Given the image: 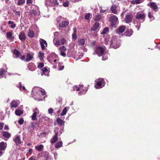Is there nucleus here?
Instances as JSON below:
<instances>
[{
  "mask_svg": "<svg viewBox=\"0 0 160 160\" xmlns=\"http://www.w3.org/2000/svg\"><path fill=\"white\" fill-rule=\"evenodd\" d=\"M32 96L37 101H42V99L41 97L45 94V91L40 90L38 88H33L32 90Z\"/></svg>",
  "mask_w": 160,
  "mask_h": 160,
  "instance_id": "f257e3e1",
  "label": "nucleus"
},
{
  "mask_svg": "<svg viewBox=\"0 0 160 160\" xmlns=\"http://www.w3.org/2000/svg\"><path fill=\"white\" fill-rule=\"evenodd\" d=\"M45 3L47 8L53 7V9L54 11L56 10V7L59 5L58 0H46Z\"/></svg>",
  "mask_w": 160,
  "mask_h": 160,
  "instance_id": "f03ea898",
  "label": "nucleus"
},
{
  "mask_svg": "<svg viewBox=\"0 0 160 160\" xmlns=\"http://www.w3.org/2000/svg\"><path fill=\"white\" fill-rule=\"evenodd\" d=\"M106 48L105 46H99L96 48L93 54H97L98 56H102L103 54L106 52Z\"/></svg>",
  "mask_w": 160,
  "mask_h": 160,
  "instance_id": "7ed1b4c3",
  "label": "nucleus"
},
{
  "mask_svg": "<svg viewBox=\"0 0 160 160\" xmlns=\"http://www.w3.org/2000/svg\"><path fill=\"white\" fill-rule=\"evenodd\" d=\"M110 42L112 47L114 48H117L120 46V41L118 37L113 36Z\"/></svg>",
  "mask_w": 160,
  "mask_h": 160,
  "instance_id": "20e7f679",
  "label": "nucleus"
},
{
  "mask_svg": "<svg viewBox=\"0 0 160 160\" xmlns=\"http://www.w3.org/2000/svg\"><path fill=\"white\" fill-rule=\"evenodd\" d=\"M83 86V85H79V87H78L77 86H74L72 87V90L74 91L76 89L77 91L80 90L81 91L78 92V94L79 95H81L83 94H85L88 90L87 89L86 90L83 89L82 88Z\"/></svg>",
  "mask_w": 160,
  "mask_h": 160,
  "instance_id": "39448f33",
  "label": "nucleus"
},
{
  "mask_svg": "<svg viewBox=\"0 0 160 160\" xmlns=\"http://www.w3.org/2000/svg\"><path fill=\"white\" fill-rule=\"evenodd\" d=\"M145 13L143 11H140L136 13L135 18L137 19L141 20V22H142L145 19Z\"/></svg>",
  "mask_w": 160,
  "mask_h": 160,
  "instance_id": "423d86ee",
  "label": "nucleus"
},
{
  "mask_svg": "<svg viewBox=\"0 0 160 160\" xmlns=\"http://www.w3.org/2000/svg\"><path fill=\"white\" fill-rule=\"evenodd\" d=\"M109 20L111 22V25L112 27H116V25L118 23V19L115 15H113L109 18Z\"/></svg>",
  "mask_w": 160,
  "mask_h": 160,
  "instance_id": "0eeeda50",
  "label": "nucleus"
},
{
  "mask_svg": "<svg viewBox=\"0 0 160 160\" xmlns=\"http://www.w3.org/2000/svg\"><path fill=\"white\" fill-rule=\"evenodd\" d=\"M59 128H58L56 127L54 129V131L55 133V135L50 140V142L52 144H53L56 142L58 140V131Z\"/></svg>",
  "mask_w": 160,
  "mask_h": 160,
  "instance_id": "6e6552de",
  "label": "nucleus"
},
{
  "mask_svg": "<svg viewBox=\"0 0 160 160\" xmlns=\"http://www.w3.org/2000/svg\"><path fill=\"white\" fill-rule=\"evenodd\" d=\"M96 82V85L99 88L103 87L105 84L104 80L102 78H99L95 81Z\"/></svg>",
  "mask_w": 160,
  "mask_h": 160,
  "instance_id": "1a4fd4ad",
  "label": "nucleus"
},
{
  "mask_svg": "<svg viewBox=\"0 0 160 160\" xmlns=\"http://www.w3.org/2000/svg\"><path fill=\"white\" fill-rule=\"evenodd\" d=\"M147 5L150 7L155 12L158 11V7L156 3L154 2H149L148 4Z\"/></svg>",
  "mask_w": 160,
  "mask_h": 160,
  "instance_id": "9d476101",
  "label": "nucleus"
},
{
  "mask_svg": "<svg viewBox=\"0 0 160 160\" xmlns=\"http://www.w3.org/2000/svg\"><path fill=\"white\" fill-rule=\"evenodd\" d=\"M132 15L131 14L129 13L126 15L124 20L126 23H129L132 22Z\"/></svg>",
  "mask_w": 160,
  "mask_h": 160,
  "instance_id": "9b49d317",
  "label": "nucleus"
},
{
  "mask_svg": "<svg viewBox=\"0 0 160 160\" xmlns=\"http://www.w3.org/2000/svg\"><path fill=\"white\" fill-rule=\"evenodd\" d=\"M125 29L126 28L125 26H121L116 30V32L117 34H120L121 33L123 32Z\"/></svg>",
  "mask_w": 160,
  "mask_h": 160,
  "instance_id": "f8f14e48",
  "label": "nucleus"
},
{
  "mask_svg": "<svg viewBox=\"0 0 160 160\" xmlns=\"http://www.w3.org/2000/svg\"><path fill=\"white\" fill-rule=\"evenodd\" d=\"M33 112H34L32 115L31 116V118L32 120L34 121L36 120L37 119L36 116L37 115L38 113L39 112V111L38 109V108H36L35 109H34Z\"/></svg>",
  "mask_w": 160,
  "mask_h": 160,
  "instance_id": "ddd939ff",
  "label": "nucleus"
},
{
  "mask_svg": "<svg viewBox=\"0 0 160 160\" xmlns=\"http://www.w3.org/2000/svg\"><path fill=\"white\" fill-rule=\"evenodd\" d=\"M39 41L42 50H44L45 48V45L46 47H47V43L46 41L42 39H40Z\"/></svg>",
  "mask_w": 160,
  "mask_h": 160,
  "instance_id": "4468645a",
  "label": "nucleus"
},
{
  "mask_svg": "<svg viewBox=\"0 0 160 160\" xmlns=\"http://www.w3.org/2000/svg\"><path fill=\"white\" fill-rule=\"evenodd\" d=\"M28 68L29 70L32 71H34L36 69V66L32 62H30L28 64Z\"/></svg>",
  "mask_w": 160,
  "mask_h": 160,
  "instance_id": "2eb2a0df",
  "label": "nucleus"
},
{
  "mask_svg": "<svg viewBox=\"0 0 160 160\" xmlns=\"http://www.w3.org/2000/svg\"><path fill=\"white\" fill-rule=\"evenodd\" d=\"M20 104V101L18 100H13L11 103L12 108H16Z\"/></svg>",
  "mask_w": 160,
  "mask_h": 160,
  "instance_id": "dca6fc26",
  "label": "nucleus"
},
{
  "mask_svg": "<svg viewBox=\"0 0 160 160\" xmlns=\"http://www.w3.org/2000/svg\"><path fill=\"white\" fill-rule=\"evenodd\" d=\"M34 54L33 53H28L26 56V58L25 60L26 62H29L31 61L33 58Z\"/></svg>",
  "mask_w": 160,
  "mask_h": 160,
  "instance_id": "f3484780",
  "label": "nucleus"
},
{
  "mask_svg": "<svg viewBox=\"0 0 160 160\" xmlns=\"http://www.w3.org/2000/svg\"><path fill=\"white\" fill-rule=\"evenodd\" d=\"M7 144L6 142H2L0 143V150L4 151L7 147Z\"/></svg>",
  "mask_w": 160,
  "mask_h": 160,
  "instance_id": "a211bd4d",
  "label": "nucleus"
},
{
  "mask_svg": "<svg viewBox=\"0 0 160 160\" xmlns=\"http://www.w3.org/2000/svg\"><path fill=\"white\" fill-rule=\"evenodd\" d=\"M99 25L100 24L98 22H95L91 28V31H95L97 30L99 27Z\"/></svg>",
  "mask_w": 160,
  "mask_h": 160,
  "instance_id": "6ab92c4d",
  "label": "nucleus"
},
{
  "mask_svg": "<svg viewBox=\"0 0 160 160\" xmlns=\"http://www.w3.org/2000/svg\"><path fill=\"white\" fill-rule=\"evenodd\" d=\"M69 24V22L66 21H62L61 23L60 24L59 26L60 27L62 28H65Z\"/></svg>",
  "mask_w": 160,
  "mask_h": 160,
  "instance_id": "aec40b11",
  "label": "nucleus"
},
{
  "mask_svg": "<svg viewBox=\"0 0 160 160\" xmlns=\"http://www.w3.org/2000/svg\"><path fill=\"white\" fill-rule=\"evenodd\" d=\"M35 148L36 150L38 152H41L42 151L44 148V146L42 144H40L35 146Z\"/></svg>",
  "mask_w": 160,
  "mask_h": 160,
  "instance_id": "412c9836",
  "label": "nucleus"
},
{
  "mask_svg": "<svg viewBox=\"0 0 160 160\" xmlns=\"http://www.w3.org/2000/svg\"><path fill=\"white\" fill-rule=\"evenodd\" d=\"M117 8V6L116 5H113L111 8V10L112 11V12L115 14H117L118 11L116 9Z\"/></svg>",
  "mask_w": 160,
  "mask_h": 160,
  "instance_id": "4be33fe9",
  "label": "nucleus"
},
{
  "mask_svg": "<svg viewBox=\"0 0 160 160\" xmlns=\"http://www.w3.org/2000/svg\"><path fill=\"white\" fill-rule=\"evenodd\" d=\"M13 141L15 142L17 145L20 144L21 143L20 138L19 136H17V137L13 139Z\"/></svg>",
  "mask_w": 160,
  "mask_h": 160,
  "instance_id": "5701e85b",
  "label": "nucleus"
},
{
  "mask_svg": "<svg viewBox=\"0 0 160 160\" xmlns=\"http://www.w3.org/2000/svg\"><path fill=\"white\" fill-rule=\"evenodd\" d=\"M23 113V111L22 109H19L18 108H17L15 111V114L17 116H20Z\"/></svg>",
  "mask_w": 160,
  "mask_h": 160,
  "instance_id": "b1692460",
  "label": "nucleus"
},
{
  "mask_svg": "<svg viewBox=\"0 0 160 160\" xmlns=\"http://www.w3.org/2000/svg\"><path fill=\"white\" fill-rule=\"evenodd\" d=\"M35 35L34 33L32 30H29L28 32V36L30 38H32Z\"/></svg>",
  "mask_w": 160,
  "mask_h": 160,
  "instance_id": "393cba45",
  "label": "nucleus"
},
{
  "mask_svg": "<svg viewBox=\"0 0 160 160\" xmlns=\"http://www.w3.org/2000/svg\"><path fill=\"white\" fill-rule=\"evenodd\" d=\"M19 38L22 41H24L25 40L26 37L24 33L22 32L19 34Z\"/></svg>",
  "mask_w": 160,
  "mask_h": 160,
  "instance_id": "a878e982",
  "label": "nucleus"
},
{
  "mask_svg": "<svg viewBox=\"0 0 160 160\" xmlns=\"http://www.w3.org/2000/svg\"><path fill=\"white\" fill-rule=\"evenodd\" d=\"M144 0H133L131 3L133 4H138L143 2Z\"/></svg>",
  "mask_w": 160,
  "mask_h": 160,
  "instance_id": "bb28decb",
  "label": "nucleus"
},
{
  "mask_svg": "<svg viewBox=\"0 0 160 160\" xmlns=\"http://www.w3.org/2000/svg\"><path fill=\"white\" fill-rule=\"evenodd\" d=\"M109 54L106 51L103 54L102 56V60H107L108 58Z\"/></svg>",
  "mask_w": 160,
  "mask_h": 160,
  "instance_id": "cd10ccee",
  "label": "nucleus"
},
{
  "mask_svg": "<svg viewBox=\"0 0 160 160\" xmlns=\"http://www.w3.org/2000/svg\"><path fill=\"white\" fill-rule=\"evenodd\" d=\"M6 72L4 69L1 68L0 70V79L2 78L5 72Z\"/></svg>",
  "mask_w": 160,
  "mask_h": 160,
  "instance_id": "c85d7f7f",
  "label": "nucleus"
},
{
  "mask_svg": "<svg viewBox=\"0 0 160 160\" xmlns=\"http://www.w3.org/2000/svg\"><path fill=\"white\" fill-rule=\"evenodd\" d=\"M42 72L41 73L42 75H43L44 74L46 75L48 73V71L47 68L44 67L42 69Z\"/></svg>",
  "mask_w": 160,
  "mask_h": 160,
  "instance_id": "c756f323",
  "label": "nucleus"
},
{
  "mask_svg": "<svg viewBox=\"0 0 160 160\" xmlns=\"http://www.w3.org/2000/svg\"><path fill=\"white\" fill-rule=\"evenodd\" d=\"M2 134L4 137L7 138H9L11 136L10 134L7 132H3Z\"/></svg>",
  "mask_w": 160,
  "mask_h": 160,
  "instance_id": "7c9ffc66",
  "label": "nucleus"
},
{
  "mask_svg": "<svg viewBox=\"0 0 160 160\" xmlns=\"http://www.w3.org/2000/svg\"><path fill=\"white\" fill-rule=\"evenodd\" d=\"M85 42V40L84 39L82 38L80 40H78V43L79 45H83Z\"/></svg>",
  "mask_w": 160,
  "mask_h": 160,
  "instance_id": "2f4dec72",
  "label": "nucleus"
},
{
  "mask_svg": "<svg viewBox=\"0 0 160 160\" xmlns=\"http://www.w3.org/2000/svg\"><path fill=\"white\" fill-rule=\"evenodd\" d=\"M62 145V141H59L56 143L55 144V148H58L61 147Z\"/></svg>",
  "mask_w": 160,
  "mask_h": 160,
  "instance_id": "473e14b6",
  "label": "nucleus"
},
{
  "mask_svg": "<svg viewBox=\"0 0 160 160\" xmlns=\"http://www.w3.org/2000/svg\"><path fill=\"white\" fill-rule=\"evenodd\" d=\"M17 87L19 88L20 90L21 91L25 90L26 89L25 87L24 86L22 87V84L21 82H19L18 84V85H17Z\"/></svg>",
  "mask_w": 160,
  "mask_h": 160,
  "instance_id": "72a5a7b5",
  "label": "nucleus"
},
{
  "mask_svg": "<svg viewBox=\"0 0 160 160\" xmlns=\"http://www.w3.org/2000/svg\"><path fill=\"white\" fill-rule=\"evenodd\" d=\"M109 32V28L108 27L105 28H104L103 31L101 32V34H107Z\"/></svg>",
  "mask_w": 160,
  "mask_h": 160,
  "instance_id": "f704fd0d",
  "label": "nucleus"
},
{
  "mask_svg": "<svg viewBox=\"0 0 160 160\" xmlns=\"http://www.w3.org/2000/svg\"><path fill=\"white\" fill-rule=\"evenodd\" d=\"M133 32L131 30L127 31L125 32V35L127 36H130L133 33Z\"/></svg>",
  "mask_w": 160,
  "mask_h": 160,
  "instance_id": "c9c22d12",
  "label": "nucleus"
},
{
  "mask_svg": "<svg viewBox=\"0 0 160 160\" xmlns=\"http://www.w3.org/2000/svg\"><path fill=\"white\" fill-rule=\"evenodd\" d=\"M57 123L61 125H63L65 122L64 121L58 118L57 119Z\"/></svg>",
  "mask_w": 160,
  "mask_h": 160,
  "instance_id": "e433bc0d",
  "label": "nucleus"
},
{
  "mask_svg": "<svg viewBox=\"0 0 160 160\" xmlns=\"http://www.w3.org/2000/svg\"><path fill=\"white\" fill-rule=\"evenodd\" d=\"M43 156L46 159H47L49 156V152L47 151H44L42 153Z\"/></svg>",
  "mask_w": 160,
  "mask_h": 160,
  "instance_id": "4c0bfd02",
  "label": "nucleus"
},
{
  "mask_svg": "<svg viewBox=\"0 0 160 160\" xmlns=\"http://www.w3.org/2000/svg\"><path fill=\"white\" fill-rule=\"evenodd\" d=\"M44 56V53L41 52H39L38 53V57L41 60H42Z\"/></svg>",
  "mask_w": 160,
  "mask_h": 160,
  "instance_id": "58836bf2",
  "label": "nucleus"
},
{
  "mask_svg": "<svg viewBox=\"0 0 160 160\" xmlns=\"http://www.w3.org/2000/svg\"><path fill=\"white\" fill-rule=\"evenodd\" d=\"M13 54L15 55V58H17L19 56V52L17 49H15L13 51Z\"/></svg>",
  "mask_w": 160,
  "mask_h": 160,
  "instance_id": "ea45409f",
  "label": "nucleus"
},
{
  "mask_svg": "<svg viewBox=\"0 0 160 160\" xmlns=\"http://www.w3.org/2000/svg\"><path fill=\"white\" fill-rule=\"evenodd\" d=\"M7 37L9 39L14 38V37L12 38V34L11 32H9L7 33Z\"/></svg>",
  "mask_w": 160,
  "mask_h": 160,
  "instance_id": "a19ab883",
  "label": "nucleus"
},
{
  "mask_svg": "<svg viewBox=\"0 0 160 160\" xmlns=\"http://www.w3.org/2000/svg\"><path fill=\"white\" fill-rule=\"evenodd\" d=\"M110 37L109 35H107V37L105 38V41L106 44H107L108 42H110Z\"/></svg>",
  "mask_w": 160,
  "mask_h": 160,
  "instance_id": "79ce46f5",
  "label": "nucleus"
},
{
  "mask_svg": "<svg viewBox=\"0 0 160 160\" xmlns=\"http://www.w3.org/2000/svg\"><path fill=\"white\" fill-rule=\"evenodd\" d=\"M31 13L34 16H36L37 15L39 14V12L35 10H32V11Z\"/></svg>",
  "mask_w": 160,
  "mask_h": 160,
  "instance_id": "37998d69",
  "label": "nucleus"
},
{
  "mask_svg": "<svg viewBox=\"0 0 160 160\" xmlns=\"http://www.w3.org/2000/svg\"><path fill=\"white\" fill-rule=\"evenodd\" d=\"M67 112V107H65L63 109L62 112L61 114V116H63L66 114Z\"/></svg>",
  "mask_w": 160,
  "mask_h": 160,
  "instance_id": "c03bdc74",
  "label": "nucleus"
},
{
  "mask_svg": "<svg viewBox=\"0 0 160 160\" xmlns=\"http://www.w3.org/2000/svg\"><path fill=\"white\" fill-rule=\"evenodd\" d=\"M101 16L100 15H96L94 18V20L96 21H98L101 19Z\"/></svg>",
  "mask_w": 160,
  "mask_h": 160,
  "instance_id": "a18cd8bd",
  "label": "nucleus"
},
{
  "mask_svg": "<svg viewBox=\"0 0 160 160\" xmlns=\"http://www.w3.org/2000/svg\"><path fill=\"white\" fill-rule=\"evenodd\" d=\"M148 17L151 19H154V18L153 16V13L151 12H149L148 13Z\"/></svg>",
  "mask_w": 160,
  "mask_h": 160,
  "instance_id": "49530a36",
  "label": "nucleus"
},
{
  "mask_svg": "<svg viewBox=\"0 0 160 160\" xmlns=\"http://www.w3.org/2000/svg\"><path fill=\"white\" fill-rule=\"evenodd\" d=\"M25 2V0H18V5H21L24 3Z\"/></svg>",
  "mask_w": 160,
  "mask_h": 160,
  "instance_id": "de8ad7c7",
  "label": "nucleus"
},
{
  "mask_svg": "<svg viewBox=\"0 0 160 160\" xmlns=\"http://www.w3.org/2000/svg\"><path fill=\"white\" fill-rule=\"evenodd\" d=\"M54 33V38L53 40V42H55V40L56 38H57V37H58V35L59 33L58 32H56Z\"/></svg>",
  "mask_w": 160,
  "mask_h": 160,
  "instance_id": "09e8293b",
  "label": "nucleus"
},
{
  "mask_svg": "<svg viewBox=\"0 0 160 160\" xmlns=\"http://www.w3.org/2000/svg\"><path fill=\"white\" fill-rule=\"evenodd\" d=\"M69 1H66V2H64L62 4V5L64 7H67L69 5Z\"/></svg>",
  "mask_w": 160,
  "mask_h": 160,
  "instance_id": "8fccbe9b",
  "label": "nucleus"
},
{
  "mask_svg": "<svg viewBox=\"0 0 160 160\" xmlns=\"http://www.w3.org/2000/svg\"><path fill=\"white\" fill-rule=\"evenodd\" d=\"M59 49L61 52H64L66 50V47L64 46H62L59 48Z\"/></svg>",
  "mask_w": 160,
  "mask_h": 160,
  "instance_id": "3c124183",
  "label": "nucleus"
},
{
  "mask_svg": "<svg viewBox=\"0 0 160 160\" xmlns=\"http://www.w3.org/2000/svg\"><path fill=\"white\" fill-rule=\"evenodd\" d=\"M44 66V64L43 63H39L37 66V67L38 68H42Z\"/></svg>",
  "mask_w": 160,
  "mask_h": 160,
  "instance_id": "603ef678",
  "label": "nucleus"
},
{
  "mask_svg": "<svg viewBox=\"0 0 160 160\" xmlns=\"http://www.w3.org/2000/svg\"><path fill=\"white\" fill-rule=\"evenodd\" d=\"M23 122L24 120L22 118H20L18 121V123L20 125L22 124L23 123Z\"/></svg>",
  "mask_w": 160,
  "mask_h": 160,
  "instance_id": "864d4df0",
  "label": "nucleus"
},
{
  "mask_svg": "<svg viewBox=\"0 0 160 160\" xmlns=\"http://www.w3.org/2000/svg\"><path fill=\"white\" fill-rule=\"evenodd\" d=\"M66 41V40L64 38L61 39L60 40V42L61 44H64L65 43V42Z\"/></svg>",
  "mask_w": 160,
  "mask_h": 160,
  "instance_id": "5fc2aeb1",
  "label": "nucleus"
},
{
  "mask_svg": "<svg viewBox=\"0 0 160 160\" xmlns=\"http://www.w3.org/2000/svg\"><path fill=\"white\" fill-rule=\"evenodd\" d=\"M90 17V14L89 13H87L85 15V19H89Z\"/></svg>",
  "mask_w": 160,
  "mask_h": 160,
  "instance_id": "6e6d98bb",
  "label": "nucleus"
},
{
  "mask_svg": "<svg viewBox=\"0 0 160 160\" xmlns=\"http://www.w3.org/2000/svg\"><path fill=\"white\" fill-rule=\"evenodd\" d=\"M53 110L52 108H49L48 110V113L50 114H52L53 112Z\"/></svg>",
  "mask_w": 160,
  "mask_h": 160,
  "instance_id": "4d7b16f0",
  "label": "nucleus"
},
{
  "mask_svg": "<svg viewBox=\"0 0 160 160\" xmlns=\"http://www.w3.org/2000/svg\"><path fill=\"white\" fill-rule=\"evenodd\" d=\"M72 37L73 39H76L77 37L76 33L73 32L72 35Z\"/></svg>",
  "mask_w": 160,
  "mask_h": 160,
  "instance_id": "13d9d810",
  "label": "nucleus"
},
{
  "mask_svg": "<svg viewBox=\"0 0 160 160\" xmlns=\"http://www.w3.org/2000/svg\"><path fill=\"white\" fill-rule=\"evenodd\" d=\"M100 12L101 13L104 12L106 11V10L103 9L101 7L99 8Z\"/></svg>",
  "mask_w": 160,
  "mask_h": 160,
  "instance_id": "bf43d9fd",
  "label": "nucleus"
},
{
  "mask_svg": "<svg viewBox=\"0 0 160 160\" xmlns=\"http://www.w3.org/2000/svg\"><path fill=\"white\" fill-rule=\"evenodd\" d=\"M15 15L18 17L20 15V13L19 11L16 12V13H15Z\"/></svg>",
  "mask_w": 160,
  "mask_h": 160,
  "instance_id": "052dcab7",
  "label": "nucleus"
},
{
  "mask_svg": "<svg viewBox=\"0 0 160 160\" xmlns=\"http://www.w3.org/2000/svg\"><path fill=\"white\" fill-rule=\"evenodd\" d=\"M4 124L3 123L0 122V130H2L3 128Z\"/></svg>",
  "mask_w": 160,
  "mask_h": 160,
  "instance_id": "680f3d73",
  "label": "nucleus"
},
{
  "mask_svg": "<svg viewBox=\"0 0 160 160\" xmlns=\"http://www.w3.org/2000/svg\"><path fill=\"white\" fill-rule=\"evenodd\" d=\"M60 43H61L60 42V41H57L56 42H55V44L56 46H58L60 45Z\"/></svg>",
  "mask_w": 160,
  "mask_h": 160,
  "instance_id": "e2e57ef3",
  "label": "nucleus"
},
{
  "mask_svg": "<svg viewBox=\"0 0 160 160\" xmlns=\"http://www.w3.org/2000/svg\"><path fill=\"white\" fill-rule=\"evenodd\" d=\"M16 26V25L14 23H13V24H11V25L10 26V28H14Z\"/></svg>",
  "mask_w": 160,
  "mask_h": 160,
  "instance_id": "0e129e2a",
  "label": "nucleus"
},
{
  "mask_svg": "<svg viewBox=\"0 0 160 160\" xmlns=\"http://www.w3.org/2000/svg\"><path fill=\"white\" fill-rule=\"evenodd\" d=\"M58 65H59V66L60 67V68L59 69L60 70H63V69H64V67L63 66H60V63H58Z\"/></svg>",
  "mask_w": 160,
  "mask_h": 160,
  "instance_id": "69168bd1",
  "label": "nucleus"
},
{
  "mask_svg": "<svg viewBox=\"0 0 160 160\" xmlns=\"http://www.w3.org/2000/svg\"><path fill=\"white\" fill-rule=\"evenodd\" d=\"M32 2V0H27V4H31Z\"/></svg>",
  "mask_w": 160,
  "mask_h": 160,
  "instance_id": "338daca9",
  "label": "nucleus"
},
{
  "mask_svg": "<svg viewBox=\"0 0 160 160\" xmlns=\"http://www.w3.org/2000/svg\"><path fill=\"white\" fill-rule=\"evenodd\" d=\"M61 55L64 57H65L66 56V54L64 52H61Z\"/></svg>",
  "mask_w": 160,
  "mask_h": 160,
  "instance_id": "774afa93",
  "label": "nucleus"
}]
</instances>
